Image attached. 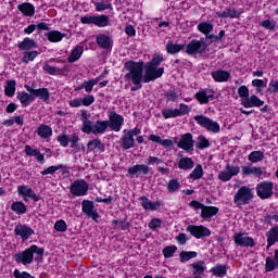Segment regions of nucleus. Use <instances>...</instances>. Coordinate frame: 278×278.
I'll list each match as a JSON object with an SVG mask.
<instances>
[{
    "mask_svg": "<svg viewBox=\"0 0 278 278\" xmlns=\"http://www.w3.org/2000/svg\"><path fill=\"white\" fill-rule=\"evenodd\" d=\"M124 68L128 71L125 75V79L127 81H132L134 87L130 88L131 92H137V90H141L143 74L144 71V61L140 60L138 62L134 60L126 61L124 63Z\"/></svg>",
    "mask_w": 278,
    "mask_h": 278,
    "instance_id": "nucleus-1",
    "label": "nucleus"
},
{
    "mask_svg": "<svg viewBox=\"0 0 278 278\" xmlns=\"http://www.w3.org/2000/svg\"><path fill=\"white\" fill-rule=\"evenodd\" d=\"M34 255H36L35 262H42V260H45V248H38V245L31 244L23 252L15 254L13 260L16 262V264L29 266V264H34Z\"/></svg>",
    "mask_w": 278,
    "mask_h": 278,
    "instance_id": "nucleus-2",
    "label": "nucleus"
},
{
    "mask_svg": "<svg viewBox=\"0 0 278 278\" xmlns=\"http://www.w3.org/2000/svg\"><path fill=\"white\" fill-rule=\"evenodd\" d=\"M210 45L205 41V39H192L189 41V45L186 46L187 55H205Z\"/></svg>",
    "mask_w": 278,
    "mask_h": 278,
    "instance_id": "nucleus-3",
    "label": "nucleus"
},
{
    "mask_svg": "<svg viewBox=\"0 0 278 278\" xmlns=\"http://www.w3.org/2000/svg\"><path fill=\"white\" fill-rule=\"evenodd\" d=\"M253 201V189L242 186L238 189L233 197V203L237 207H242V205H249Z\"/></svg>",
    "mask_w": 278,
    "mask_h": 278,
    "instance_id": "nucleus-4",
    "label": "nucleus"
},
{
    "mask_svg": "<svg viewBox=\"0 0 278 278\" xmlns=\"http://www.w3.org/2000/svg\"><path fill=\"white\" fill-rule=\"evenodd\" d=\"M80 23L83 25H96V27H110L112 23H110V16L105 14L101 15H85L80 17Z\"/></svg>",
    "mask_w": 278,
    "mask_h": 278,
    "instance_id": "nucleus-5",
    "label": "nucleus"
},
{
    "mask_svg": "<svg viewBox=\"0 0 278 278\" xmlns=\"http://www.w3.org/2000/svg\"><path fill=\"white\" fill-rule=\"evenodd\" d=\"M194 121L198 125H200L203 129H206V131H212L213 134H219L220 132V124L218 122L201 114L195 115Z\"/></svg>",
    "mask_w": 278,
    "mask_h": 278,
    "instance_id": "nucleus-6",
    "label": "nucleus"
},
{
    "mask_svg": "<svg viewBox=\"0 0 278 278\" xmlns=\"http://www.w3.org/2000/svg\"><path fill=\"white\" fill-rule=\"evenodd\" d=\"M90 190V185L84 179H76L70 186V192L73 197H86Z\"/></svg>",
    "mask_w": 278,
    "mask_h": 278,
    "instance_id": "nucleus-7",
    "label": "nucleus"
},
{
    "mask_svg": "<svg viewBox=\"0 0 278 278\" xmlns=\"http://www.w3.org/2000/svg\"><path fill=\"white\" fill-rule=\"evenodd\" d=\"M186 231L195 238L197 240H201L203 238H210L212 236V230L203 225H189L186 228Z\"/></svg>",
    "mask_w": 278,
    "mask_h": 278,
    "instance_id": "nucleus-8",
    "label": "nucleus"
},
{
    "mask_svg": "<svg viewBox=\"0 0 278 278\" xmlns=\"http://www.w3.org/2000/svg\"><path fill=\"white\" fill-rule=\"evenodd\" d=\"M81 212L88 218H91L93 220V223H99V218H101V215H99V212L97 211V207L94 206L93 201L83 200Z\"/></svg>",
    "mask_w": 278,
    "mask_h": 278,
    "instance_id": "nucleus-9",
    "label": "nucleus"
},
{
    "mask_svg": "<svg viewBox=\"0 0 278 278\" xmlns=\"http://www.w3.org/2000/svg\"><path fill=\"white\" fill-rule=\"evenodd\" d=\"M143 68H146L144 75H143V84H150V81H155V79H160L162 75H164V67H151L149 65H144Z\"/></svg>",
    "mask_w": 278,
    "mask_h": 278,
    "instance_id": "nucleus-10",
    "label": "nucleus"
},
{
    "mask_svg": "<svg viewBox=\"0 0 278 278\" xmlns=\"http://www.w3.org/2000/svg\"><path fill=\"white\" fill-rule=\"evenodd\" d=\"M17 193L23 198L25 203H29V199H31L35 203H38V201L41 199L40 194L36 193V191H34V189L29 188L27 185H20L17 187Z\"/></svg>",
    "mask_w": 278,
    "mask_h": 278,
    "instance_id": "nucleus-11",
    "label": "nucleus"
},
{
    "mask_svg": "<svg viewBox=\"0 0 278 278\" xmlns=\"http://www.w3.org/2000/svg\"><path fill=\"white\" fill-rule=\"evenodd\" d=\"M109 128L111 131H121L123 129V125H125V117L115 111L109 113Z\"/></svg>",
    "mask_w": 278,
    "mask_h": 278,
    "instance_id": "nucleus-12",
    "label": "nucleus"
},
{
    "mask_svg": "<svg viewBox=\"0 0 278 278\" xmlns=\"http://www.w3.org/2000/svg\"><path fill=\"white\" fill-rule=\"evenodd\" d=\"M275 188V185L273 184V181H262L260 184H257L256 186V194L258 198L266 200V199H270V197H273L274 192L273 189Z\"/></svg>",
    "mask_w": 278,
    "mask_h": 278,
    "instance_id": "nucleus-13",
    "label": "nucleus"
},
{
    "mask_svg": "<svg viewBox=\"0 0 278 278\" xmlns=\"http://www.w3.org/2000/svg\"><path fill=\"white\" fill-rule=\"evenodd\" d=\"M178 149H182L186 153H194V138L191 132H187L180 136V140L177 142Z\"/></svg>",
    "mask_w": 278,
    "mask_h": 278,
    "instance_id": "nucleus-14",
    "label": "nucleus"
},
{
    "mask_svg": "<svg viewBox=\"0 0 278 278\" xmlns=\"http://www.w3.org/2000/svg\"><path fill=\"white\" fill-rule=\"evenodd\" d=\"M79 119L83 123L81 131L83 134H93L94 131V122L90 121V113L87 110H80Z\"/></svg>",
    "mask_w": 278,
    "mask_h": 278,
    "instance_id": "nucleus-15",
    "label": "nucleus"
},
{
    "mask_svg": "<svg viewBox=\"0 0 278 278\" xmlns=\"http://www.w3.org/2000/svg\"><path fill=\"white\" fill-rule=\"evenodd\" d=\"M127 177H147L151 173L148 164H136L127 169Z\"/></svg>",
    "mask_w": 278,
    "mask_h": 278,
    "instance_id": "nucleus-16",
    "label": "nucleus"
},
{
    "mask_svg": "<svg viewBox=\"0 0 278 278\" xmlns=\"http://www.w3.org/2000/svg\"><path fill=\"white\" fill-rule=\"evenodd\" d=\"M233 242L237 247L241 248H253L255 247V239L253 237H244V233L237 232L233 236Z\"/></svg>",
    "mask_w": 278,
    "mask_h": 278,
    "instance_id": "nucleus-17",
    "label": "nucleus"
},
{
    "mask_svg": "<svg viewBox=\"0 0 278 278\" xmlns=\"http://www.w3.org/2000/svg\"><path fill=\"white\" fill-rule=\"evenodd\" d=\"M139 201H141V207H143V210L150 211V212H157V210H160V207H162L164 205V202L162 200H157V201L153 202L146 195H141L139 198Z\"/></svg>",
    "mask_w": 278,
    "mask_h": 278,
    "instance_id": "nucleus-18",
    "label": "nucleus"
},
{
    "mask_svg": "<svg viewBox=\"0 0 278 278\" xmlns=\"http://www.w3.org/2000/svg\"><path fill=\"white\" fill-rule=\"evenodd\" d=\"M96 42H97L98 47H100V49H104V51H112V47L114 45L112 37H110V35H105V34L97 35Z\"/></svg>",
    "mask_w": 278,
    "mask_h": 278,
    "instance_id": "nucleus-19",
    "label": "nucleus"
},
{
    "mask_svg": "<svg viewBox=\"0 0 278 278\" xmlns=\"http://www.w3.org/2000/svg\"><path fill=\"white\" fill-rule=\"evenodd\" d=\"M15 236H20L23 241L29 240L30 236H34L36 231L27 225H17L14 228Z\"/></svg>",
    "mask_w": 278,
    "mask_h": 278,
    "instance_id": "nucleus-20",
    "label": "nucleus"
},
{
    "mask_svg": "<svg viewBox=\"0 0 278 278\" xmlns=\"http://www.w3.org/2000/svg\"><path fill=\"white\" fill-rule=\"evenodd\" d=\"M211 77L217 84H225L226 81H229V79L231 78V73L229 71L218 68L216 71L211 72Z\"/></svg>",
    "mask_w": 278,
    "mask_h": 278,
    "instance_id": "nucleus-21",
    "label": "nucleus"
},
{
    "mask_svg": "<svg viewBox=\"0 0 278 278\" xmlns=\"http://www.w3.org/2000/svg\"><path fill=\"white\" fill-rule=\"evenodd\" d=\"M241 105L247 110L251 108H263L264 100L260 99L256 94H252L249 98L241 100Z\"/></svg>",
    "mask_w": 278,
    "mask_h": 278,
    "instance_id": "nucleus-22",
    "label": "nucleus"
},
{
    "mask_svg": "<svg viewBox=\"0 0 278 278\" xmlns=\"http://www.w3.org/2000/svg\"><path fill=\"white\" fill-rule=\"evenodd\" d=\"M190 266L192 268L193 278H203V275H205V270H207V266H205V261H195Z\"/></svg>",
    "mask_w": 278,
    "mask_h": 278,
    "instance_id": "nucleus-23",
    "label": "nucleus"
},
{
    "mask_svg": "<svg viewBox=\"0 0 278 278\" xmlns=\"http://www.w3.org/2000/svg\"><path fill=\"white\" fill-rule=\"evenodd\" d=\"M24 153L28 157H35V160L38 162V164H45V154L41 153L38 149L31 148V146L26 144L24 147Z\"/></svg>",
    "mask_w": 278,
    "mask_h": 278,
    "instance_id": "nucleus-24",
    "label": "nucleus"
},
{
    "mask_svg": "<svg viewBox=\"0 0 278 278\" xmlns=\"http://www.w3.org/2000/svg\"><path fill=\"white\" fill-rule=\"evenodd\" d=\"M93 151H100V153H104L105 152V143H103V141H101V139H99V138L89 140L87 142V152L93 153Z\"/></svg>",
    "mask_w": 278,
    "mask_h": 278,
    "instance_id": "nucleus-25",
    "label": "nucleus"
},
{
    "mask_svg": "<svg viewBox=\"0 0 278 278\" xmlns=\"http://www.w3.org/2000/svg\"><path fill=\"white\" fill-rule=\"evenodd\" d=\"M241 174L243 175V177H249L253 175V177L260 178L262 177V175H264V172L262 170V167L245 165V166H241Z\"/></svg>",
    "mask_w": 278,
    "mask_h": 278,
    "instance_id": "nucleus-26",
    "label": "nucleus"
},
{
    "mask_svg": "<svg viewBox=\"0 0 278 278\" xmlns=\"http://www.w3.org/2000/svg\"><path fill=\"white\" fill-rule=\"evenodd\" d=\"M265 236L267 238V251L271 247H275L278 242V225L271 227L268 231L265 232Z\"/></svg>",
    "mask_w": 278,
    "mask_h": 278,
    "instance_id": "nucleus-27",
    "label": "nucleus"
},
{
    "mask_svg": "<svg viewBox=\"0 0 278 278\" xmlns=\"http://www.w3.org/2000/svg\"><path fill=\"white\" fill-rule=\"evenodd\" d=\"M37 136L43 140H49L53 136V128L47 124H40L36 130Z\"/></svg>",
    "mask_w": 278,
    "mask_h": 278,
    "instance_id": "nucleus-28",
    "label": "nucleus"
},
{
    "mask_svg": "<svg viewBox=\"0 0 278 278\" xmlns=\"http://www.w3.org/2000/svg\"><path fill=\"white\" fill-rule=\"evenodd\" d=\"M220 210L218 208V206H207L204 205V207L201 211L200 217L203 220H210V218H214V216H216V214H218Z\"/></svg>",
    "mask_w": 278,
    "mask_h": 278,
    "instance_id": "nucleus-29",
    "label": "nucleus"
},
{
    "mask_svg": "<svg viewBox=\"0 0 278 278\" xmlns=\"http://www.w3.org/2000/svg\"><path fill=\"white\" fill-rule=\"evenodd\" d=\"M33 97L34 101H36V99H39V101L47 103V101L51 99V93L49 92V88L42 87L35 89V93L33 94Z\"/></svg>",
    "mask_w": 278,
    "mask_h": 278,
    "instance_id": "nucleus-30",
    "label": "nucleus"
},
{
    "mask_svg": "<svg viewBox=\"0 0 278 278\" xmlns=\"http://www.w3.org/2000/svg\"><path fill=\"white\" fill-rule=\"evenodd\" d=\"M121 147L124 149V151L134 149V147H136V139H134L128 132H124L121 138Z\"/></svg>",
    "mask_w": 278,
    "mask_h": 278,
    "instance_id": "nucleus-31",
    "label": "nucleus"
},
{
    "mask_svg": "<svg viewBox=\"0 0 278 278\" xmlns=\"http://www.w3.org/2000/svg\"><path fill=\"white\" fill-rule=\"evenodd\" d=\"M36 47H38V43H36V40L26 37L23 39V41H20L17 45V49L20 51H29L31 49H36Z\"/></svg>",
    "mask_w": 278,
    "mask_h": 278,
    "instance_id": "nucleus-32",
    "label": "nucleus"
},
{
    "mask_svg": "<svg viewBox=\"0 0 278 278\" xmlns=\"http://www.w3.org/2000/svg\"><path fill=\"white\" fill-rule=\"evenodd\" d=\"M17 10H20L24 16H34V14H36V7L29 2L18 4Z\"/></svg>",
    "mask_w": 278,
    "mask_h": 278,
    "instance_id": "nucleus-33",
    "label": "nucleus"
},
{
    "mask_svg": "<svg viewBox=\"0 0 278 278\" xmlns=\"http://www.w3.org/2000/svg\"><path fill=\"white\" fill-rule=\"evenodd\" d=\"M185 47V45L174 43L172 40H169L165 46V50L169 55H176V53L184 51Z\"/></svg>",
    "mask_w": 278,
    "mask_h": 278,
    "instance_id": "nucleus-34",
    "label": "nucleus"
},
{
    "mask_svg": "<svg viewBox=\"0 0 278 278\" xmlns=\"http://www.w3.org/2000/svg\"><path fill=\"white\" fill-rule=\"evenodd\" d=\"M228 268L229 267H227V265L217 264L210 269V273H212V275H214V277L225 278V277H227Z\"/></svg>",
    "mask_w": 278,
    "mask_h": 278,
    "instance_id": "nucleus-35",
    "label": "nucleus"
},
{
    "mask_svg": "<svg viewBox=\"0 0 278 278\" xmlns=\"http://www.w3.org/2000/svg\"><path fill=\"white\" fill-rule=\"evenodd\" d=\"M17 99L22 108H29L30 103H34V96L27 93V91H22L17 93Z\"/></svg>",
    "mask_w": 278,
    "mask_h": 278,
    "instance_id": "nucleus-36",
    "label": "nucleus"
},
{
    "mask_svg": "<svg viewBox=\"0 0 278 278\" xmlns=\"http://www.w3.org/2000/svg\"><path fill=\"white\" fill-rule=\"evenodd\" d=\"M108 127H110V124H108V121H97L93 124V136L103 135L108 131Z\"/></svg>",
    "mask_w": 278,
    "mask_h": 278,
    "instance_id": "nucleus-37",
    "label": "nucleus"
},
{
    "mask_svg": "<svg viewBox=\"0 0 278 278\" xmlns=\"http://www.w3.org/2000/svg\"><path fill=\"white\" fill-rule=\"evenodd\" d=\"M216 14L218 18H240L242 16V12L231 8L224 12H217Z\"/></svg>",
    "mask_w": 278,
    "mask_h": 278,
    "instance_id": "nucleus-38",
    "label": "nucleus"
},
{
    "mask_svg": "<svg viewBox=\"0 0 278 278\" xmlns=\"http://www.w3.org/2000/svg\"><path fill=\"white\" fill-rule=\"evenodd\" d=\"M45 36L49 42H62V39L66 38V34L60 30H50Z\"/></svg>",
    "mask_w": 278,
    "mask_h": 278,
    "instance_id": "nucleus-39",
    "label": "nucleus"
},
{
    "mask_svg": "<svg viewBox=\"0 0 278 278\" xmlns=\"http://www.w3.org/2000/svg\"><path fill=\"white\" fill-rule=\"evenodd\" d=\"M81 55H84V46H77L67 56V62L74 64V62H77Z\"/></svg>",
    "mask_w": 278,
    "mask_h": 278,
    "instance_id": "nucleus-40",
    "label": "nucleus"
},
{
    "mask_svg": "<svg viewBox=\"0 0 278 278\" xmlns=\"http://www.w3.org/2000/svg\"><path fill=\"white\" fill-rule=\"evenodd\" d=\"M178 168L180 170H192L194 168V161L192 157H182L178 162Z\"/></svg>",
    "mask_w": 278,
    "mask_h": 278,
    "instance_id": "nucleus-41",
    "label": "nucleus"
},
{
    "mask_svg": "<svg viewBox=\"0 0 278 278\" xmlns=\"http://www.w3.org/2000/svg\"><path fill=\"white\" fill-rule=\"evenodd\" d=\"M166 188L169 194H175V192H178L179 188H181V182H179L177 178H172L166 184Z\"/></svg>",
    "mask_w": 278,
    "mask_h": 278,
    "instance_id": "nucleus-42",
    "label": "nucleus"
},
{
    "mask_svg": "<svg viewBox=\"0 0 278 278\" xmlns=\"http://www.w3.org/2000/svg\"><path fill=\"white\" fill-rule=\"evenodd\" d=\"M203 175H205V172H203V165L198 164L195 165L194 169L190 173L189 179H192L193 181H199V179L203 178Z\"/></svg>",
    "mask_w": 278,
    "mask_h": 278,
    "instance_id": "nucleus-43",
    "label": "nucleus"
},
{
    "mask_svg": "<svg viewBox=\"0 0 278 278\" xmlns=\"http://www.w3.org/2000/svg\"><path fill=\"white\" fill-rule=\"evenodd\" d=\"M161 114L165 121H168V118H178L179 116V109H170V108H164L161 111Z\"/></svg>",
    "mask_w": 278,
    "mask_h": 278,
    "instance_id": "nucleus-44",
    "label": "nucleus"
},
{
    "mask_svg": "<svg viewBox=\"0 0 278 278\" xmlns=\"http://www.w3.org/2000/svg\"><path fill=\"white\" fill-rule=\"evenodd\" d=\"M12 212H15V214L23 215L27 212V205L23 203V201H15L11 204Z\"/></svg>",
    "mask_w": 278,
    "mask_h": 278,
    "instance_id": "nucleus-45",
    "label": "nucleus"
},
{
    "mask_svg": "<svg viewBox=\"0 0 278 278\" xmlns=\"http://www.w3.org/2000/svg\"><path fill=\"white\" fill-rule=\"evenodd\" d=\"M198 31H200V34H203L204 36H207L208 34H212V31H214V24L210 22H201L198 25Z\"/></svg>",
    "mask_w": 278,
    "mask_h": 278,
    "instance_id": "nucleus-46",
    "label": "nucleus"
},
{
    "mask_svg": "<svg viewBox=\"0 0 278 278\" xmlns=\"http://www.w3.org/2000/svg\"><path fill=\"white\" fill-rule=\"evenodd\" d=\"M4 94L5 97H14L16 94V80H7V85L4 86Z\"/></svg>",
    "mask_w": 278,
    "mask_h": 278,
    "instance_id": "nucleus-47",
    "label": "nucleus"
},
{
    "mask_svg": "<svg viewBox=\"0 0 278 278\" xmlns=\"http://www.w3.org/2000/svg\"><path fill=\"white\" fill-rule=\"evenodd\" d=\"M194 99H197L200 105H207V103H210V97H207L206 90L195 92Z\"/></svg>",
    "mask_w": 278,
    "mask_h": 278,
    "instance_id": "nucleus-48",
    "label": "nucleus"
},
{
    "mask_svg": "<svg viewBox=\"0 0 278 278\" xmlns=\"http://www.w3.org/2000/svg\"><path fill=\"white\" fill-rule=\"evenodd\" d=\"M58 170H66V165L65 164L51 165L40 173L42 175H55V173H58Z\"/></svg>",
    "mask_w": 278,
    "mask_h": 278,
    "instance_id": "nucleus-49",
    "label": "nucleus"
},
{
    "mask_svg": "<svg viewBox=\"0 0 278 278\" xmlns=\"http://www.w3.org/2000/svg\"><path fill=\"white\" fill-rule=\"evenodd\" d=\"M166 59H164V55L162 54H154L152 56V59L150 60V62H148L146 64V66H151L153 68H160V64H162V62H164Z\"/></svg>",
    "mask_w": 278,
    "mask_h": 278,
    "instance_id": "nucleus-50",
    "label": "nucleus"
},
{
    "mask_svg": "<svg viewBox=\"0 0 278 278\" xmlns=\"http://www.w3.org/2000/svg\"><path fill=\"white\" fill-rule=\"evenodd\" d=\"M199 253L194 251H181L179 254L181 264H185V262H190V260H194Z\"/></svg>",
    "mask_w": 278,
    "mask_h": 278,
    "instance_id": "nucleus-51",
    "label": "nucleus"
},
{
    "mask_svg": "<svg viewBox=\"0 0 278 278\" xmlns=\"http://www.w3.org/2000/svg\"><path fill=\"white\" fill-rule=\"evenodd\" d=\"M249 162L252 164H257V162H262L264 160V152L263 151H252L248 156Z\"/></svg>",
    "mask_w": 278,
    "mask_h": 278,
    "instance_id": "nucleus-52",
    "label": "nucleus"
},
{
    "mask_svg": "<svg viewBox=\"0 0 278 278\" xmlns=\"http://www.w3.org/2000/svg\"><path fill=\"white\" fill-rule=\"evenodd\" d=\"M195 147L197 149H200L201 151H203V149H210V147H212V142H210L208 139L205 138L204 136H199Z\"/></svg>",
    "mask_w": 278,
    "mask_h": 278,
    "instance_id": "nucleus-53",
    "label": "nucleus"
},
{
    "mask_svg": "<svg viewBox=\"0 0 278 278\" xmlns=\"http://www.w3.org/2000/svg\"><path fill=\"white\" fill-rule=\"evenodd\" d=\"M38 58V51H27L24 52V55L22 58L23 64H29V62H34Z\"/></svg>",
    "mask_w": 278,
    "mask_h": 278,
    "instance_id": "nucleus-54",
    "label": "nucleus"
},
{
    "mask_svg": "<svg viewBox=\"0 0 278 278\" xmlns=\"http://www.w3.org/2000/svg\"><path fill=\"white\" fill-rule=\"evenodd\" d=\"M260 25L263 29H267L269 31H275V29H277V21L275 20H263Z\"/></svg>",
    "mask_w": 278,
    "mask_h": 278,
    "instance_id": "nucleus-55",
    "label": "nucleus"
},
{
    "mask_svg": "<svg viewBox=\"0 0 278 278\" xmlns=\"http://www.w3.org/2000/svg\"><path fill=\"white\" fill-rule=\"evenodd\" d=\"M278 268V264L275 262V258L267 256L265 260V273H273Z\"/></svg>",
    "mask_w": 278,
    "mask_h": 278,
    "instance_id": "nucleus-56",
    "label": "nucleus"
},
{
    "mask_svg": "<svg viewBox=\"0 0 278 278\" xmlns=\"http://www.w3.org/2000/svg\"><path fill=\"white\" fill-rule=\"evenodd\" d=\"M165 260H170L175 253H177V245H167L162 250Z\"/></svg>",
    "mask_w": 278,
    "mask_h": 278,
    "instance_id": "nucleus-57",
    "label": "nucleus"
},
{
    "mask_svg": "<svg viewBox=\"0 0 278 278\" xmlns=\"http://www.w3.org/2000/svg\"><path fill=\"white\" fill-rule=\"evenodd\" d=\"M252 86L255 88L256 94H262V89L266 88V81L264 79H253L252 80Z\"/></svg>",
    "mask_w": 278,
    "mask_h": 278,
    "instance_id": "nucleus-58",
    "label": "nucleus"
},
{
    "mask_svg": "<svg viewBox=\"0 0 278 278\" xmlns=\"http://www.w3.org/2000/svg\"><path fill=\"white\" fill-rule=\"evenodd\" d=\"M96 12H105V10H113L112 3L110 2H94Z\"/></svg>",
    "mask_w": 278,
    "mask_h": 278,
    "instance_id": "nucleus-59",
    "label": "nucleus"
},
{
    "mask_svg": "<svg viewBox=\"0 0 278 278\" xmlns=\"http://www.w3.org/2000/svg\"><path fill=\"white\" fill-rule=\"evenodd\" d=\"M162 223L163 220L154 217L150 220V223L148 224L149 229H151L152 231H157L159 229L162 228Z\"/></svg>",
    "mask_w": 278,
    "mask_h": 278,
    "instance_id": "nucleus-60",
    "label": "nucleus"
},
{
    "mask_svg": "<svg viewBox=\"0 0 278 278\" xmlns=\"http://www.w3.org/2000/svg\"><path fill=\"white\" fill-rule=\"evenodd\" d=\"M165 98L167 99V103L172 102V103H177V101H179V93H177V91L174 90H168L165 93Z\"/></svg>",
    "mask_w": 278,
    "mask_h": 278,
    "instance_id": "nucleus-61",
    "label": "nucleus"
},
{
    "mask_svg": "<svg viewBox=\"0 0 278 278\" xmlns=\"http://www.w3.org/2000/svg\"><path fill=\"white\" fill-rule=\"evenodd\" d=\"M55 231H59L61 233H64L68 229V225H66V222L64 219H59L54 224Z\"/></svg>",
    "mask_w": 278,
    "mask_h": 278,
    "instance_id": "nucleus-62",
    "label": "nucleus"
},
{
    "mask_svg": "<svg viewBox=\"0 0 278 278\" xmlns=\"http://www.w3.org/2000/svg\"><path fill=\"white\" fill-rule=\"evenodd\" d=\"M238 96L240 97L241 101H244V99H249V87L242 85L238 88Z\"/></svg>",
    "mask_w": 278,
    "mask_h": 278,
    "instance_id": "nucleus-63",
    "label": "nucleus"
},
{
    "mask_svg": "<svg viewBox=\"0 0 278 278\" xmlns=\"http://www.w3.org/2000/svg\"><path fill=\"white\" fill-rule=\"evenodd\" d=\"M14 278H36L29 271H21L18 268H15L13 271Z\"/></svg>",
    "mask_w": 278,
    "mask_h": 278,
    "instance_id": "nucleus-64",
    "label": "nucleus"
}]
</instances>
